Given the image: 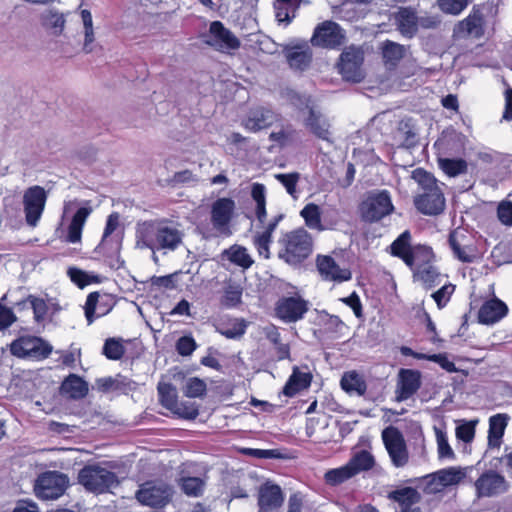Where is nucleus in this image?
Masks as SVG:
<instances>
[{
	"label": "nucleus",
	"mask_w": 512,
	"mask_h": 512,
	"mask_svg": "<svg viewBox=\"0 0 512 512\" xmlns=\"http://www.w3.org/2000/svg\"><path fill=\"white\" fill-rule=\"evenodd\" d=\"M202 39L206 45L222 53H229L240 47L239 39L220 21H213Z\"/></svg>",
	"instance_id": "8"
},
{
	"label": "nucleus",
	"mask_w": 512,
	"mask_h": 512,
	"mask_svg": "<svg viewBox=\"0 0 512 512\" xmlns=\"http://www.w3.org/2000/svg\"><path fill=\"white\" fill-rule=\"evenodd\" d=\"M426 246L411 247V233L408 230L402 232L390 245L391 254L400 258L410 268L420 260L423 249Z\"/></svg>",
	"instance_id": "16"
},
{
	"label": "nucleus",
	"mask_w": 512,
	"mask_h": 512,
	"mask_svg": "<svg viewBox=\"0 0 512 512\" xmlns=\"http://www.w3.org/2000/svg\"><path fill=\"white\" fill-rule=\"evenodd\" d=\"M508 314V306L494 297L485 301L478 311V321L484 325H494Z\"/></svg>",
	"instance_id": "23"
},
{
	"label": "nucleus",
	"mask_w": 512,
	"mask_h": 512,
	"mask_svg": "<svg viewBox=\"0 0 512 512\" xmlns=\"http://www.w3.org/2000/svg\"><path fill=\"white\" fill-rule=\"evenodd\" d=\"M436 441H437L438 457L440 459L454 460L455 453L448 443V438H447L446 433H444L440 429H436Z\"/></svg>",
	"instance_id": "58"
},
{
	"label": "nucleus",
	"mask_w": 512,
	"mask_h": 512,
	"mask_svg": "<svg viewBox=\"0 0 512 512\" xmlns=\"http://www.w3.org/2000/svg\"><path fill=\"white\" fill-rule=\"evenodd\" d=\"M40 21L41 25L55 36L62 34L66 24L64 14L54 9L45 10L40 15Z\"/></svg>",
	"instance_id": "39"
},
{
	"label": "nucleus",
	"mask_w": 512,
	"mask_h": 512,
	"mask_svg": "<svg viewBox=\"0 0 512 512\" xmlns=\"http://www.w3.org/2000/svg\"><path fill=\"white\" fill-rule=\"evenodd\" d=\"M483 16L479 11L473 10L465 19L460 21L455 29L454 34L458 37L472 36L480 38L484 34Z\"/></svg>",
	"instance_id": "27"
},
{
	"label": "nucleus",
	"mask_w": 512,
	"mask_h": 512,
	"mask_svg": "<svg viewBox=\"0 0 512 512\" xmlns=\"http://www.w3.org/2000/svg\"><path fill=\"white\" fill-rule=\"evenodd\" d=\"M413 270L414 280L420 282L426 289H430L440 282V273L438 269L431 263L433 252L431 248H424Z\"/></svg>",
	"instance_id": "14"
},
{
	"label": "nucleus",
	"mask_w": 512,
	"mask_h": 512,
	"mask_svg": "<svg viewBox=\"0 0 512 512\" xmlns=\"http://www.w3.org/2000/svg\"><path fill=\"white\" fill-rule=\"evenodd\" d=\"M354 476L355 475L351 467L348 465V463H346L341 467L328 470L324 474V480L330 486H338L350 480Z\"/></svg>",
	"instance_id": "46"
},
{
	"label": "nucleus",
	"mask_w": 512,
	"mask_h": 512,
	"mask_svg": "<svg viewBox=\"0 0 512 512\" xmlns=\"http://www.w3.org/2000/svg\"><path fill=\"white\" fill-rule=\"evenodd\" d=\"M103 299L104 297L98 292H92L87 296L84 311L88 324L93 323L95 319L106 315L110 311V307L104 304Z\"/></svg>",
	"instance_id": "34"
},
{
	"label": "nucleus",
	"mask_w": 512,
	"mask_h": 512,
	"mask_svg": "<svg viewBox=\"0 0 512 512\" xmlns=\"http://www.w3.org/2000/svg\"><path fill=\"white\" fill-rule=\"evenodd\" d=\"M477 498H489L505 493L508 482L501 474L489 470L480 475L474 483Z\"/></svg>",
	"instance_id": "15"
},
{
	"label": "nucleus",
	"mask_w": 512,
	"mask_h": 512,
	"mask_svg": "<svg viewBox=\"0 0 512 512\" xmlns=\"http://www.w3.org/2000/svg\"><path fill=\"white\" fill-rule=\"evenodd\" d=\"M301 2L302 0H276L274 8L277 21L288 25L295 17L296 10Z\"/></svg>",
	"instance_id": "41"
},
{
	"label": "nucleus",
	"mask_w": 512,
	"mask_h": 512,
	"mask_svg": "<svg viewBox=\"0 0 512 512\" xmlns=\"http://www.w3.org/2000/svg\"><path fill=\"white\" fill-rule=\"evenodd\" d=\"M183 232L167 220L139 222L135 228L136 246L155 251H175L183 242Z\"/></svg>",
	"instance_id": "1"
},
{
	"label": "nucleus",
	"mask_w": 512,
	"mask_h": 512,
	"mask_svg": "<svg viewBox=\"0 0 512 512\" xmlns=\"http://www.w3.org/2000/svg\"><path fill=\"white\" fill-rule=\"evenodd\" d=\"M236 203L233 199L222 197L211 205V223L213 228L221 235L231 234L230 223L234 217Z\"/></svg>",
	"instance_id": "13"
},
{
	"label": "nucleus",
	"mask_w": 512,
	"mask_h": 512,
	"mask_svg": "<svg viewBox=\"0 0 512 512\" xmlns=\"http://www.w3.org/2000/svg\"><path fill=\"white\" fill-rule=\"evenodd\" d=\"M174 493V487L170 483L153 479L139 485L135 498L142 506L158 510L172 501Z\"/></svg>",
	"instance_id": "4"
},
{
	"label": "nucleus",
	"mask_w": 512,
	"mask_h": 512,
	"mask_svg": "<svg viewBox=\"0 0 512 512\" xmlns=\"http://www.w3.org/2000/svg\"><path fill=\"white\" fill-rule=\"evenodd\" d=\"M159 401L163 407L170 410L177 401L175 387L170 383H159L158 387Z\"/></svg>",
	"instance_id": "53"
},
{
	"label": "nucleus",
	"mask_w": 512,
	"mask_h": 512,
	"mask_svg": "<svg viewBox=\"0 0 512 512\" xmlns=\"http://www.w3.org/2000/svg\"><path fill=\"white\" fill-rule=\"evenodd\" d=\"M316 267L324 281L342 283L350 280L352 277L349 269L341 268L335 259L329 255H318Z\"/></svg>",
	"instance_id": "19"
},
{
	"label": "nucleus",
	"mask_w": 512,
	"mask_h": 512,
	"mask_svg": "<svg viewBox=\"0 0 512 512\" xmlns=\"http://www.w3.org/2000/svg\"><path fill=\"white\" fill-rule=\"evenodd\" d=\"M454 290H455L454 285L446 284V285H443L439 290H437L436 292H434L431 295L439 309H442L447 305Z\"/></svg>",
	"instance_id": "62"
},
{
	"label": "nucleus",
	"mask_w": 512,
	"mask_h": 512,
	"mask_svg": "<svg viewBox=\"0 0 512 512\" xmlns=\"http://www.w3.org/2000/svg\"><path fill=\"white\" fill-rule=\"evenodd\" d=\"M69 486V478L59 471H47L38 476L34 490L38 498L55 500L61 497Z\"/></svg>",
	"instance_id": "6"
},
{
	"label": "nucleus",
	"mask_w": 512,
	"mask_h": 512,
	"mask_svg": "<svg viewBox=\"0 0 512 512\" xmlns=\"http://www.w3.org/2000/svg\"><path fill=\"white\" fill-rule=\"evenodd\" d=\"M48 198L47 191L39 185L28 187L22 198L25 222L29 227L38 226Z\"/></svg>",
	"instance_id": "7"
},
{
	"label": "nucleus",
	"mask_w": 512,
	"mask_h": 512,
	"mask_svg": "<svg viewBox=\"0 0 512 512\" xmlns=\"http://www.w3.org/2000/svg\"><path fill=\"white\" fill-rule=\"evenodd\" d=\"M388 499L397 502L405 512L406 509L419 501L420 495L415 488L403 487L389 492Z\"/></svg>",
	"instance_id": "40"
},
{
	"label": "nucleus",
	"mask_w": 512,
	"mask_h": 512,
	"mask_svg": "<svg viewBox=\"0 0 512 512\" xmlns=\"http://www.w3.org/2000/svg\"><path fill=\"white\" fill-rule=\"evenodd\" d=\"M287 59L291 68L302 71L312 60L311 49L307 44L293 47L287 52Z\"/></svg>",
	"instance_id": "36"
},
{
	"label": "nucleus",
	"mask_w": 512,
	"mask_h": 512,
	"mask_svg": "<svg viewBox=\"0 0 512 512\" xmlns=\"http://www.w3.org/2000/svg\"><path fill=\"white\" fill-rule=\"evenodd\" d=\"M412 179L419 184L423 192H432V190L442 189L433 175L424 169L417 168L412 172Z\"/></svg>",
	"instance_id": "48"
},
{
	"label": "nucleus",
	"mask_w": 512,
	"mask_h": 512,
	"mask_svg": "<svg viewBox=\"0 0 512 512\" xmlns=\"http://www.w3.org/2000/svg\"><path fill=\"white\" fill-rule=\"evenodd\" d=\"M119 228V214L117 212L111 213L106 221L102 240L98 246L101 251L106 249L109 243H114L115 251H119L122 239V233L117 232Z\"/></svg>",
	"instance_id": "31"
},
{
	"label": "nucleus",
	"mask_w": 512,
	"mask_h": 512,
	"mask_svg": "<svg viewBox=\"0 0 512 512\" xmlns=\"http://www.w3.org/2000/svg\"><path fill=\"white\" fill-rule=\"evenodd\" d=\"M278 119L277 114L272 110L258 107L250 110L247 117L243 121V126L250 132H258L262 129L270 127Z\"/></svg>",
	"instance_id": "25"
},
{
	"label": "nucleus",
	"mask_w": 512,
	"mask_h": 512,
	"mask_svg": "<svg viewBox=\"0 0 512 512\" xmlns=\"http://www.w3.org/2000/svg\"><path fill=\"white\" fill-rule=\"evenodd\" d=\"M278 256L289 265H299L313 251V238L304 228L286 232L279 239Z\"/></svg>",
	"instance_id": "3"
},
{
	"label": "nucleus",
	"mask_w": 512,
	"mask_h": 512,
	"mask_svg": "<svg viewBox=\"0 0 512 512\" xmlns=\"http://www.w3.org/2000/svg\"><path fill=\"white\" fill-rule=\"evenodd\" d=\"M395 18L403 35L411 37L416 32L417 17L411 8H401Z\"/></svg>",
	"instance_id": "42"
},
{
	"label": "nucleus",
	"mask_w": 512,
	"mask_h": 512,
	"mask_svg": "<svg viewBox=\"0 0 512 512\" xmlns=\"http://www.w3.org/2000/svg\"><path fill=\"white\" fill-rule=\"evenodd\" d=\"M61 393L73 400L83 399L89 392L88 383L76 374L67 376L61 384Z\"/></svg>",
	"instance_id": "32"
},
{
	"label": "nucleus",
	"mask_w": 512,
	"mask_h": 512,
	"mask_svg": "<svg viewBox=\"0 0 512 512\" xmlns=\"http://www.w3.org/2000/svg\"><path fill=\"white\" fill-rule=\"evenodd\" d=\"M466 476L465 468L451 466L440 469L425 477V491L428 493H438L444 488L459 484Z\"/></svg>",
	"instance_id": "11"
},
{
	"label": "nucleus",
	"mask_w": 512,
	"mask_h": 512,
	"mask_svg": "<svg viewBox=\"0 0 512 512\" xmlns=\"http://www.w3.org/2000/svg\"><path fill=\"white\" fill-rule=\"evenodd\" d=\"M284 501L280 486L265 483L259 489L258 505L261 512H270L279 508Z\"/></svg>",
	"instance_id": "26"
},
{
	"label": "nucleus",
	"mask_w": 512,
	"mask_h": 512,
	"mask_svg": "<svg viewBox=\"0 0 512 512\" xmlns=\"http://www.w3.org/2000/svg\"><path fill=\"white\" fill-rule=\"evenodd\" d=\"M340 385L345 392L358 396L364 395L367 390L363 376L356 371L345 372L341 378Z\"/></svg>",
	"instance_id": "37"
},
{
	"label": "nucleus",
	"mask_w": 512,
	"mask_h": 512,
	"mask_svg": "<svg viewBox=\"0 0 512 512\" xmlns=\"http://www.w3.org/2000/svg\"><path fill=\"white\" fill-rule=\"evenodd\" d=\"M251 197L256 203V217L259 222L263 223L267 217L265 186L260 183H254L251 188Z\"/></svg>",
	"instance_id": "44"
},
{
	"label": "nucleus",
	"mask_w": 512,
	"mask_h": 512,
	"mask_svg": "<svg viewBox=\"0 0 512 512\" xmlns=\"http://www.w3.org/2000/svg\"><path fill=\"white\" fill-rule=\"evenodd\" d=\"M405 54V48L395 42L387 41L383 45L382 55L384 62L390 68L395 67L398 62L403 58Z\"/></svg>",
	"instance_id": "45"
},
{
	"label": "nucleus",
	"mask_w": 512,
	"mask_h": 512,
	"mask_svg": "<svg viewBox=\"0 0 512 512\" xmlns=\"http://www.w3.org/2000/svg\"><path fill=\"white\" fill-rule=\"evenodd\" d=\"M78 482L96 495L109 493L120 485V479L111 470L109 462L85 465L78 473Z\"/></svg>",
	"instance_id": "2"
},
{
	"label": "nucleus",
	"mask_w": 512,
	"mask_h": 512,
	"mask_svg": "<svg viewBox=\"0 0 512 512\" xmlns=\"http://www.w3.org/2000/svg\"><path fill=\"white\" fill-rule=\"evenodd\" d=\"M170 411L184 419L193 420L199 415L198 406L195 403L192 402H178V400L175 403V406H173Z\"/></svg>",
	"instance_id": "55"
},
{
	"label": "nucleus",
	"mask_w": 512,
	"mask_h": 512,
	"mask_svg": "<svg viewBox=\"0 0 512 512\" xmlns=\"http://www.w3.org/2000/svg\"><path fill=\"white\" fill-rule=\"evenodd\" d=\"M95 385L97 390L102 393L117 392L127 394L137 389V383L135 381L121 374H117L114 377L98 378L95 381Z\"/></svg>",
	"instance_id": "24"
},
{
	"label": "nucleus",
	"mask_w": 512,
	"mask_h": 512,
	"mask_svg": "<svg viewBox=\"0 0 512 512\" xmlns=\"http://www.w3.org/2000/svg\"><path fill=\"white\" fill-rule=\"evenodd\" d=\"M179 485L187 496L198 497L204 491L205 481L200 477H183Z\"/></svg>",
	"instance_id": "51"
},
{
	"label": "nucleus",
	"mask_w": 512,
	"mask_h": 512,
	"mask_svg": "<svg viewBox=\"0 0 512 512\" xmlns=\"http://www.w3.org/2000/svg\"><path fill=\"white\" fill-rule=\"evenodd\" d=\"M309 310V301L299 295L282 297L275 305V316L284 323L302 320Z\"/></svg>",
	"instance_id": "10"
},
{
	"label": "nucleus",
	"mask_w": 512,
	"mask_h": 512,
	"mask_svg": "<svg viewBox=\"0 0 512 512\" xmlns=\"http://www.w3.org/2000/svg\"><path fill=\"white\" fill-rule=\"evenodd\" d=\"M68 275L70 280L80 288H84L93 282H98V276L91 275L78 268H69Z\"/></svg>",
	"instance_id": "59"
},
{
	"label": "nucleus",
	"mask_w": 512,
	"mask_h": 512,
	"mask_svg": "<svg viewBox=\"0 0 512 512\" xmlns=\"http://www.w3.org/2000/svg\"><path fill=\"white\" fill-rule=\"evenodd\" d=\"M214 327L227 339L238 340L246 333L248 322L243 318L223 317L214 324Z\"/></svg>",
	"instance_id": "28"
},
{
	"label": "nucleus",
	"mask_w": 512,
	"mask_h": 512,
	"mask_svg": "<svg viewBox=\"0 0 512 512\" xmlns=\"http://www.w3.org/2000/svg\"><path fill=\"white\" fill-rule=\"evenodd\" d=\"M394 210L390 194L386 190L370 193L360 204L361 218L366 222H378Z\"/></svg>",
	"instance_id": "5"
},
{
	"label": "nucleus",
	"mask_w": 512,
	"mask_h": 512,
	"mask_svg": "<svg viewBox=\"0 0 512 512\" xmlns=\"http://www.w3.org/2000/svg\"><path fill=\"white\" fill-rule=\"evenodd\" d=\"M312 381V375L308 371H301L297 366L293 367L292 374L288 378L283 394L287 397H293L299 392L307 389Z\"/></svg>",
	"instance_id": "29"
},
{
	"label": "nucleus",
	"mask_w": 512,
	"mask_h": 512,
	"mask_svg": "<svg viewBox=\"0 0 512 512\" xmlns=\"http://www.w3.org/2000/svg\"><path fill=\"white\" fill-rule=\"evenodd\" d=\"M363 53L359 48L349 47L340 56L339 71L344 79L352 82H360L363 78L361 65Z\"/></svg>",
	"instance_id": "17"
},
{
	"label": "nucleus",
	"mask_w": 512,
	"mask_h": 512,
	"mask_svg": "<svg viewBox=\"0 0 512 512\" xmlns=\"http://www.w3.org/2000/svg\"><path fill=\"white\" fill-rule=\"evenodd\" d=\"M439 8L446 14L459 15L470 0H437Z\"/></svg>",
	"instance_id": "60"
},
{
	"label": "nucleus",
	"mask_w": 512,
	"mask_h": 512,
	"mask_svg": "<svg viewBox=\"0 0 512 512\" xmlns=\"http://www.w3.org/2000/svg\"><path fill=\"white\" fill-rule=\"evenodd\" d=\"M272 243V234L266 231L257 232L253 236V245L256 248L259 256L264 259L270 258V245Z\"/></svg>",
	"instance_id": "54"
},
{
	"label": "nucleus",
	"mask_w": 512,
	"mask_h": 512,
	"mask_svg": "<svg viewBox=\"0 0 512 512\" xmlns=\"http://www.w3.org/2000/svg\"><path fill=\"white\" fill-rule=\"evenodd\" d=\"M345 42V32L339 24L333 21H324L317 25L311 37L314 46L335 49Z\"/></svg>",
	"instance_id": "12"
},
{
	"label": "nucleus",
	"mask_w": 512,
	"mask_h": 512,
	"mask_svg": "<svg viewBox=\"0 0 512 512\" xmlns=\"http://www.w3.org/2000/svg\"><path fill=\"white\" fill-rule=\"evenodd\" d=\"M92 212L90 206L80 207L73 215L67 229L66 241L72 244L80 243L85 222Z\"/></svg>",
	"instance_id": "30"
},
{
	"label": "nucleus",
	"mask_w": 512,
	"mask_h": 512,
	"mask_svg": "<svg viewBox=\"0 0 512 512\" xmlns=\"http://www.w3.org/2000/svg\"><path fill=\"white\" fill-rule=\"evenodd\" d=\"M508 420V415L501 413L489 418L488 446L490 448L500 447Z\"/></svg>",
	"instance_id": "33"
},
{
	"label": "nucleus",
	"mask_w": 512,
	"mask_h": 512,
	"mask_svg": "<svg viewBox=\"0 0 512 512\" xmlns=\"http://www.w3.org/2000/svg\"><path fill=\"white\" fill-rule=\"evenodd\" d=\"M307 100V115L303 119L306 129L318 139L332 142L331 124L329 119L317 110L314 106H310Z\"/></svg>",
	"instance_id": "18"
},
{
	"label": "nucleus",
	"mask_w": 512,
	"mask_h": 512,
	"mask_svg": "<svg viewBox=\"0 0 512 512\" xmlns=\"http://www.w3.org/2000/svg\"><path fill=\"white\" fill-rule=\"evenodd\" d=\"M225 253L230 262L243 269L250 268L254 263L247 249L243 246L233 245Z\"/></svg>",
	"instance_id": "47"
},
{
	"label": "nucleus",
	"mask_w": 512,
	"mask_h": 512,
	"mask_svg": "<svg viewBox=\"0 0 512 512\" xmlns=\"http://www.w3.org/2000/svg\"><path fill=\"white\" fill-rule=\"evenodd\" d=\"M206 390V383L197 377H193L187 380L183 392L186 397L201 398L206 394Z\"/></svg>",
	"instance_id": "56"
},
{
	"label": "nucleus",
	"mask_w": 512,
	"mask_h": 512,
	"mask_svg": "<svg viewBox=\"0 0 512 512\" xmlns=\"http://www.w3.org/2000/svg\"><path fill=\"white\" fill-rule=\"evenodd\" d=\"M125 348L120 340L109 338L105 341L103 346V354L109 360H119L123 357Z\"/></svg>",
	"instance_id": "57"
},
{
	"label": "nucleus",
	"mask_w": 512,
	"mask_h": 512,
	"mask_svg": "<svg viewBox=\"0 0 512 512\" xmlns=\"http://www.w3.org/2000/svg\"><path fill=\"white\" fill-rule=\"evenodd\" d=\"M415 207L425 215H438L445 208V198L442 189L423 192L414 199Z\"/></svg>",
	"instance_id": "21"
},
{
	"label": "nucleus",
	"mask_w": 512,
	"mask_h": 512,
	"mask_svg": "<svg viewBox=\"0 0 512 512\" xmlns=\"http://www.w3.org/2000/svg\"><path fill=\"white\" fill-rule=\"evenodd\" d=\"M275 178L285 187L287 193L292 197H296V187L300 179V174L297 172L287 174H276Z\"/></svg>",
	"instance_id": "61"
},
{
	"label": "nucleus",
	"mask_w": 512,
	"mask_h": 512,
	"mask_svg": "<svg viewBox=\"0 0 512 512\" xmlns=\"http://www.w3.org/2000/svg\"><path fill=\"white\" fill-rule=\"evenodd\" d=\"M449 244L453 250L454 255L464 263H471L474 261L476 255L474 249L469 246H462L457 240L456 234L452 233L449 236Z\"/></svg>",
	"instance_id": "50"
},
{
	"label": "nucleus",
	"mask_w": 512,
	"mask_h": 512,
	"mask_svg": "<svg viewBox=\"0 0 512 512\" xmlns=\"http://www.w3.org/2000/svg\"><path fill=\"white\" fill-rule=\"evenodd\" d=\"M351 467L354 475L368 471L375 465L374 456L367 450H360L353 454L350 460L347 462Z\"/></svg>",
	"instance_id": "43"
},
{
	"label": "nucleus",
	"mask_w": 512,
	"mask_h": 512,
	"mask_svg": "<svg viewBox=\"0 0 512 512\" xmlns=\"http://www.w3.org/2000/svg\"><path fill=\"white\" fill-rule=\"evenodd\" d=\"M11 351L19 357L31 356L46 358L52 351L47 343L39 338L21 339L11 345Z\"/></svg>",
	"instance_id": "22"
},
{
	"label": "nucleus",
	"mask_w": 512,
	"mask_h": 512,
	"mask_svg": "<svg viewBox=\"0 0 512 512\" xmlns=\"http://www.w3.org/2000/svg\"><path fill=\"white\" fill-rule=\"evenodd\" d=\"M243 289L240 284L229 283L224 289L222 304L226 307H236L241 303Z\"/></svg>",
	"instance_id": "52"
},
{
	"label": "nucleus",
	"mask_w": 512,
	"mask_h": 512,
	"mask_svg": "<svg viewBox=\"0 0 512 512\" xmlns=\"http://www.w3.org/2000/svg\"><path fill=\"white\" fill-rule=\"evenodd\" d=\"M497 215L500 222L507 226H512V202L506 201L499 204Z\"/></svg>",
	"instance_id": "64"
},
{
	"label": "nucleus",
	"mask_w": 512,
	"mask_h": 512,
	"mask_svg": "<svg viewBox=\"0 0 512 512\" xmlns=\"http://www.w3.org/2000/svg\"><path fill=\"white\" fill-rule=\"evenodd\" d=\"M196 347V342L191 336H183L176 343L177 352L182 356L191 355Z\"/></svg>",
	"instance_id": "63"
},
{
	"label": "nucleus",
	"mask_w": 512,
	"mask_h": 512,
	"mask_svg": "<svg viewBox=\"0 0 512 512\" xmlns=\"http://www.w3.org/2000/svg\"><path fill=\"white\" fill-rule=\"evenodd\" d=\"M79 15L82 21L84 34L82 50L89 54L94 51L96 46L92 14L88 9H81Z\"/></svg>",
	"instance_id": "38"
},
{
	"label": "nucleus",
	"mask_w": 512,
	"mask_h": 512,
	"mask_svg": "<svg viewBox=\"0 0 512 512\" xmlns=\"http://www.w3.org/2000/svg\"><path fill=\"white\" fill-rule=\"evenodd\" d=\"M438 165L450 177H455L467 171V163L463 159L439 158Z\"/></svg>",
	"instance_id": "49"
},
{
	"label": "nucleus",
	"mask_w": 512,
	"mask_h": 512,
	"mask_svg": "<svg viewBox=\"0 0 512 512\" xmlns=\"http://www.w3.org/2000/svg\"><path fill=\"white\" fill-rule=\"evenodd\" d=\"M382 440L395 467H403L408 463L409 454L405 439L398 428L388 426L382 431Z\"/></svg>",
	"instance_id": "9"
},
{
	"label": "nucleus",
	"mask_w": 512,
	"mask_h": 512,
	"mask_svg": "<svg viewBox=\"0 0 512 512\" xmlns=\"http://www.w3.org/2000/svg\"><path fill=\"white\" fill-rule=\"evenodd\" d=\"M300 216L303 218L305 225L318 232L330 230L331 225H324L321 219L320 207L315 203L306 204L300 211Z\"/></svg>",
	"instance_id": "35"
},
{
	"label": "nucleus",
	"mask_w": 512,
	"mask_h": 512,
	"mask_svg": "<svg viewBox=\"0 0 512 512\" xmlns=\"http://www.w3.org/2000/svg\"><path fill=\"white\" fill-rule=\"evenodd\" d=\"M421 387V373L413 369H401L396 384V400L403 402L410 399Z\"/></svg>",
	"instance_id": "20"
}]
</instances>
